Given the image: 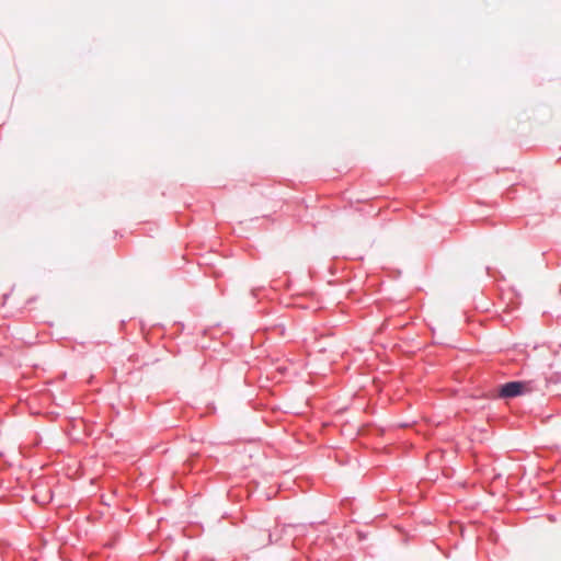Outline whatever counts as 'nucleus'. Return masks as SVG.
<instances>
[{"mask_svg": "<svg viewBox=\"0 0 561 561\" xmlns=\"http://www.w3.org/2000/svg\"><path fill=\"white\" fill-rule=\"evenodd\" d=\"M527 390V383L522 381H511L501 387L500 397L514 398L516 396L525 393Z\"/></svg>", "mask_w": 561, "mask_h": 561, "instance_id": "1", "label": "nucleus"}]
</instances>
